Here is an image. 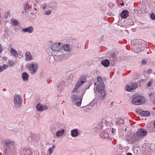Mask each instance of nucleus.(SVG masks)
<instances>
[{
	"mask_svg": "<svg viewBox=\"0 0 155 155\" xmlns=\"http://www.w3.org/2000/svg\"><path fill=\"white\" fill-rule=\"evenodd\" d=\"M78 132L77 129H74L71 130V135L73 137L78 136Z\"/></svg>",
	"mask_w": 155,
	"mask_h": 155,
	"instance_id": "a211bd4d",
	"label": "nucleus"
},
{
	"mask_svg": "<svg viewBox=\"0 0 155 155\" xmlns=\"http://www.w3.org/2000/svg\"><path fill=\"white\" fill-rule=\"evenodd\" d=\"M13 23L15 26H18L19 24V22L18 20L15 19L13 21Z\"/></svg>",
	"mask_w": 155,
	"mask_h": 155,
	"instance_id": "c9c22d12",
	"label": "nucleus"
},
{
	"mask_svg": "<svg viewBox=\"0 0 155 155\" xmlns=\"http://www.w3.org/2000/svg\"><path fill=\"white\" fill-rule=\"evenodd\" d=\"M3 71V69L2 68V66H0V73L2 72Z\"/></svg>",
	"mask_w": 155,
	"mask_h": 155,
	"instance_id": "49530a36",
	"label": "nucleus"
},
{
	"mask_svg": "<svg viewBox=\"0 0 155 155\" xmlns=\"http://www.w3.org/2000/svg\"><path fill=\"white\" fill-rule=\"evenodd\" d=\"M143 42V41L141 40H135V43L133 47L134 52L139 53L141 51L144 50V48L142 44Z\"/></svg>",
	"mask_w": 155,
	"mask_h": 155,
	"instance_id": "20e7f679",
	"label": "nucleus"
},
{
	"mask_svg": "<svg viewBox=\"0 0 155 155\" xmlns=\"http://www.w3.org/2000/svg\"><path fill=\"white\" fill-rule=\"evenodd\" d=\"M115 129H114L113 128H112V132L113 133H114V132H115Z\"/></svg>",
	"mask_w": 155,
	"mask_h": 155,
	"instance_id": "8fccbe9b",
	"label": "nucleus"
},
{
	"mask_svg": "<svg viewBox=\"0 0 155 155\" xmlns=\"http://www.w3.org/2000/svg\"><path fill=\"white\" fill-rule=\"evenodd\" d=\"M63 44L61 43H57L53 44L51 46V49L54 51H60L62 50Z\"/></svg>",
	"mask_w": 155,
	"mask_h": 155,
	"instance_id": "6e6552de",
	"label": "nucleus"
},
{
	"mask_svg": "<svg viewBox=\"0 0 155 155\" xmlns=\"http://www.w3.org/2000/svg\"><path fill=\"white\" fill-rule=\"evenodd\" d=\"M26 153L28 154H31V152L30 151V150L29 149H27V150H26V153H25V154Z\"/></svg>",
	"mask_w": 155,
	"mask_h": 155,
	"instance_id": "79ce46f5",
	"label": "nucleus"
},
{
	"mask_svg": "<svg viewBox=\"0 0 155 155\" xmlns=\"http://www.w3.org/2000/svg\"><path fill=\"white\" fill-rule=\"evenodd\" d=\"M152 72V70L151 69H149L147 71L148 74H151Z\"/></svg>",
	"mask_w": 155,
	"mask_h": 155,
	"instance_id": "37998d69",
	"label": "nucleus"
},
{
	"mask_svg": "<svg viewBox=\"0 0 155 155\" xmlns=\"http://www.w3.org/2000/svg\"><path fill=\"white\" fill-rule=\"evenodd\" d=\"M97 85H100L102 84H104L102 79L101 77H98L97 78Z\"/></svg>",
	"mask_w": 155,
	"mask_h": 155,
	"instance_id": "bb28decb",
	"label": "nucleus"
},
{
	"mask_svg": "<svg viewBox=\"0 0 155 155\" xmlns=\"http://www.w3.org/2000/svg\"><path fill=\"white\" fill-rule=\"evenodd\" d=\"M147 63V61H146L145 59L143 60L141 62L142 64L144 65L146 64Z\"/></svg>",
	"mask_w": 155,
	"mask_h": 155,
	"instance_id": "a19ab883",
	"label": "nucleus"
},
{
	"mask_svg": "<svg viewBox=\"0 0 155 155\" xmlns=\"http://www.w3.org/2000/svg\"><path fill=\"white\" fill-rule=\"evenodd\" d=\"M89 155H92V154H91Z\"/></svg>",
	"mask_w": 155,
	"mask_h": 155,
	"instance_id": "4d7b16f0",
	"label": "nucleus"
},
{
	"mask_svg": "<svg viewBox=\"0 0 155 155\" xmlns=\"http://www.w3.org/2000/svg\"><path fill=\"white\" fill-rule=\"evenodd\" d=\"M51 5H50V8L55 9L57 7V3L55 2H52L51 3Z\"/></svg>",
	"mask_w": 155,
	"mask_h": 155,
	"instance_id": "473e14b6",
	"label": "nucleus"
},
{
	"mask_svg": "<svg viewBox=\"0 0 155 155\" xmlns=\"http://www.w3.org/2000/svg\"><path fill=\"white\" fill-rule=\"evenodd\" d=\"M55 146L54 145H53L52 147H50L48 151L50 155H51L53 152V149L55 148Z\"/></svg>",
	"mask_w": 155,
	"mask_h": 155,
	"instance_id": "7c9ffc66",
	"label": "nucleus"
},
{
	"mask_svg": "<svg viewBox=\"0 0 155 155\" xmlns=\"http://www.w3.org/2000/svg\"><path fill=\"white\" fill-rule=\"evenodd\" d=\"M102 127L101 125H99L96 126L94 128V131L97 132L99 131L102 129Z\"/></svg>",
	"mask_w": 155,
	"mask_h": 155,
	"instance_id": "c756f323",
	"label": "nucleus"
},
{
	"mask_svg": "<svg viewBox=\"0 0 155 155\" xmlns=\"http://www.w3.org/2000/svg\"><path fill=\"white\" fill-rule=\"evenodd\" d=\"M30 71L31 74H34L38 70V64L35 62H32L29 64Z\"/></svg>",
	"mask_w": 155,
	"mask_h": 155,
	"instance_id": "1a4fd4ad",
	"label": "nucleus"
},
{
	"mask_svg": "<svg viewBox=\"0 0 155 155\" xmlns=\"http://www.w3.org/2000/svg\"><path fill=\"white\" fill-rule=\"evenodd\" d=\"M3 49L2 46V45L0 44V53H1L2 52Z\"/></svg>",
	"mask_w": 155,
	"mask_h": 155,
	"instance_id": "a18cd8bd",
	"label": "nucleus"
},
{
	"mask_svg": "<svg viewBox=\"0 0 155 155\" xmlns=\"http://www.w3.org/2000/svg\"><path fill=\"white\" fill-rule=\"evenodd\" d=\"M61 53V54L57 55L56 56L57 58L60 61H61L63 60L64 58V54H62V53Z\"/></svg>",
	"mask_w": 155,
	"mask_h": 155,
	"instance_id": "c85d7f7f",
	"label": "nucleus"
},
{
	"mask_svg": "<svg viewBox=\"0 0 155 155\" xmlns=\"http://www.w3.org/2000/svg\"><path fill=\"white\" fill-rule=\"evenodd\" d=\"M104 84H103L100 85H97L96 87V91L99 93V97L101 99H103L106 94V92L104 89Z\"/></svg>",
	"mask_w": 155,
	"mask_h": 155,
	"instance_id": "39448f33",
	"label": "nucleus"
},
{
	"mask_svg": "<svg viewBox=\"0 0 155 155\" xmlns=\"http://www.w3.org/2000/svg\"><path fill=\"white\" fill-rule=\"evenodd\" d=\"M34 28L32 26H30L28 27L23 28L22 29V31L25 33L28 32L31 33L33 32Z\"/></svg>",
	"mask_w": 155,
	"mask_h": 155,
	"instance_id": "2eb2a0df",
	"label": "nucleus"
},
{
	"mask_svg": "<svg viewBox=\"0 0 155 155\" xmlns=\"http://www.w3.org/2000/svg\"><path fill=\"white\" fill-rule=\"evenodd\" d=\"M45 15L48 16L51 15L52 13V10H48L44 12Z\"/></svg>",
	"mask_w": 155,
	"mask_h": 155,
	"instance_id": "2f4dec72",
	"label": "nucleus"
},
{
	"mask_svg": "<svg viewBox=\"0 0 155 155\" xmlns=\"http://www.w3.org/2000/svg\"><path fill=\"white\" fill-rule=\"evenodd\" d=\"M63 48L66 51H69L71 49V47L69 44H66L63 45Z\"/></svg>",
	"mask_w": 155,
	"mask_h": 155,
	"instance_id": "393cba45",
	"label": "nucleus"
},
{
	"mask_svg": "<svg viewBox=\"0 0 155 155\" xmlns=\"http://www.w3.org/2000/svg\"><path fill=\"white\" fill-rule=\"evenodd\" d=\"M139 112L140 114L143 116L148 117L150 114V112L147 110L143 111L140 110Z\"/></svg>",
	"mask_w": 155,
	"mask_h": 155,
	"instance_id": "f3484780",
	"label": "nucleus"
},
{
	"mask_svg": "<svg viewBox=\"0 0 155 155\" xmlns=\"http://www.w3.org/2000/svg\"><path fill=\"white\" fill-rule=\"evenodd\" d=\"M25 55V59L27 61H30L33 59L32 56L29 52H26Z\"/></svg>",
	"mask_w": 155,
	"mask_h": 155,
	"instance_id": "6ab92c4d",
	"label": "nucleus"
},
{
	"mask_svg": "<svg viewBox=\"0 0 155 155\" xmlns=\"http://www.w3.org/2000/svg\"><path fill=\"white\" fill-rule=\"evenodd\" d=\"M101 137L104 139H106L108 138V134L106 132H102L101 134Z\"/></svg>",
	"mask_w": 155,
	"mask_h": 155,
	"instance_id": "5701e85b",
	"label": "nucleus"
},
{
	"mask_svg": "<svg viewBox=\"0 0 155 155\" xmlns=\"http://www.w3.org/2000/svg\"><path fill=\"white\" fill-rule=\"evenodd\" d=\"M65 86L64 82L63 81L59 82L57 84V89L59 91H62Z\"/></svg>",
	"mask_w": 155,
	"mask_h": 155,
	"instance_id": "4468645a",
	"label": "nucleus"
},
{
	"mask_svg": "<svg viewBox=\"0 0 155 155\" xmlns=\"http://www.w3.org/2000/svg\"><path fill=\"white\" fill-rule=\"evenodd\" d=\"M126 155H132V154L130 153H127Z\"/></svg>",
	"mask_w": 155,
	"mask_h": 155,
	"instance_id": "3c124183",
	"label": "nucleus"
},
{
	"mask_svg": "<svg viewBox=\"0 0 155 155\" xmlns=\"http://www.w3.org/2000/svg\"><path fill=\"white\" fill-rule=\"evenodd\" d=\"M8 66L7 64H5L3 65V66H2V68L3 69V70L5 69H6L8 68Z\"/></svg>",
	"mask_w": 155,
	"mask_h": 155,
	"instance_id": "58836bf2",
	"label": "nucleus"
},
{
	"mask_svg": "<svg viewBox=\"0 0 155 155\" xmlns=\"http://www.w3.org/2000/svg\"><path fill=\"white\" fill-rule=\"evenodd\" d=\"M138 87V84L137 83H132L130 85H127L126 87V90L129 92L134 91Z\"/></svg>",
	"mask_w": 155,
	"mask_h": 155,
	"instance_id": "9b49d317",
	"label": "nucleus"
},
{
	"mask_svg": "<svg viewBox=\"0 0 155 155\" xmlns=\"http://www.w3.org/2000/svg\"><path fill=\"white\" fill-rule=\"evenodd\" d=\"M148 133L145 129L140 128L134 134V137L136 140H140L146 136Z\"/></svg>",
	"mask_w": 155,
	"mask_h": 155,
	"instance_id": "7ed1b4c3",
	"label": "nucleus"
},
{
	"mask_svg": "<svg viewBox=\"0 0 155 155\" xmlns=\"http://www.w3.org/2000/svg\"><path fill=\"white\" fill-rule=\"evenodd\" d=\"M92 108V106H87V107H86V109H88V110H90Z\"/></svg>",
	"mask_w": 155,
	"mask_h": 155,
	"instance_id": "c03bdc74",
	"label": "nucleus"
},
{
	"mask_svg": "<svg viewBox=\"0 0 155 155\" xmlns=\"http://www.w3.org/2000/svg\"><path fill=\"white\" fill-rule=\"evenodd\" d=\"M101 64L104 66L107 67L109 66L110 62L108 60L105 59L101 61Z\"/></svg>",
	"mask_w": 155,
	"mask_h": 155,
	"instance_id": "412c9836",
	"label": "nucleus"
},
{
	"mask_svg": "<svg viewBox=\"0 0 155 155\" xmlns=\"http://www.w3.org/2000/svg\"><path fill=\"white\" fill-rule=\"evenodd\" d=\"M22 102V99L21 96L15 94L13 97V102L14 106L16 107H20Z\"/></svg>",
	"mask_w": 155,
	"mask_h": 155,
	"instance_id": "423d86ee",
	"label": "nucleus"
},
{
	"mask_svg": "<svg viewBox=\"0 0 155 155\" xmlns=\"http://www.w3.org/2000/svg\"><path fill=\"white\" fill-rule=\"evenodd\" d=\"M8 64L11 67H13L14 64V62L12 61H11V60H9L8 61Z\"/></svg>",
	"mask_w": 155,
	"mask_h": 155,
	"instance_id": "e433bc0d",
	"label": "nucleus"
},
{
	"mask_svg": "<svg viewBox=\"0 0 155 155\" xmlns=\"http://www.w3.org/2000/svg\"><path fill=\"white\" fill-rule=\"evenodd\" d=\"M27 3H25V4H24V9L25 11V12H28L27 10L28 9V8H27Z\"/></svg>",
	"mask_w": 155,
	"mask_h": 155,
	"instance_id": "4c0bfd02",
	"label": "nucleus"
},
{
	"mask_svg": "<svg viewBox=\"0 0 155 155\" xmlns=\"http://www.w3.org/2000/svg\"><path fill=\"white\" fill-rule=\"evenodd\" d=\"M41 5V8L43 12L45 11V10L46 9L50 8V5L46 3H44L43 5Z\"/></svg>",
	"mask_w": 155,
	"mask_h": 155,
	"instance_id": "b1692460",
	"label": "nucleus"
},
{
	"mask_svg": "<svg viewBox=\"0 0 155 155\" xmlns=\"http://www.w3.org/2000/svg\"><path fill=\"white\" fill-rule=\"evenodd\" d=\"M153 125H154V127L155 128V121L154 122V124H153Z\"/></svg>",
	"mask_w": 155,
	"mask_h": 155,
	"instance_id": "864d4df0",
	"label": "nucleus"
},
{
	"mask_svg": "<svg viewBox=\"0 0 155 155\" xmlns=\"http://www.w3.org/2000/svg\"><path fill=\"white\" fill-rule=\"evenodd\" d=\"M124 123L123 120L121 119H119L117 120L116 122V124L117 125H121Z\"/></svg>",
	"mask_w": 155,
	"mask_h": 155,
	"instance_id": "f704fd0d",
	"label": "nucleus"
},
{
	"mask_svg": "<svg viewBox=\"0 0 155 155\" xmlns=\"http://www.w3.org/2000/svg\"><path fill=\"white\" fill-rule=\"evenodd\" d=\"M64 132V130L62 129L61 131H58L56 133V136L57 137H60L63 135Z\"/></svg>",
	"mask_w": 155,
	"mask_h": 155,
	"instance_id": "a878e982",
	"label": "nucleus"
},
{
	"mask_svg": "<svg viewBox=\"0 0 155 155\" xmlns=\"http://www.w3.org/2000/svg\"><path fill=\"white\" fill-rule=\"evenodd\" d=\"M22 77L23 81H25L28 80L29 78V76L27 73L26 72H24L22 75Z\"/></svg>",
	"mask_w": 155,
	"mask_h": 155,
	"instance_id": "4be33fe9",
	"label": "nucleus"
},
{
	"mask_svg": "<svg viewBox=\"0 0 155 155\" xmlns=\"http://www.w3.org/2000/svg\"><path fill=\"white\" fill-rule=\"evenodd\" d=\"M37 110L39 111H42L47 109L48 108L46 105L41 104L38 103L36 106Z\"/></svg>",
	"mask_w": 155,
	"mask_h": 155,
	"instance_id": "f8f14e48",
	"label": "nucleus"
},
{
	"mask_svg": "<svg viewBox=\"0 0 155 155\" xmlns=\"http://www.w3.org/2000/svg\"><path fill=\"white\" fill-rule=\"evenodd\" d=\"M34 9H35V11H36L37 10V9H36V8H35Z\"/></svg>",
	"mask_w": 155,
	"mask_h": 155,
	"instance_id": "6e6d98bb",
	"label": "nucleus"
},
{
	"mask_svg": "<svg viewBox=\"0 0 155 155\" xmlns=\"http://www.w3.org/2000/svg\"><path fill=\"white\" fill-rule=\"evenodd\" d=\"M145 101V98L143 96L135 94L133 95L131 103L134 105H140L144 103Z\"/></svg>",
	"mask_w": 155,
	"mask_h": 155,
	"instance_id": "f03ea898",
	"label": "nucleus"
},
{
	"mask_svg": "<svg viewBox=\"0 0 155 155\" xmlns=\"http://www.w3.org/2000/svg\"><path fill=\"white\" fill-rule=\"evenodd\" d=\"M63 125L60 123H57L54 124L51 128V131L52 132L53 129L55 130H60V129L62 128Z\"/></svg>",
	"mask_w": 155,
	"mask_h": 155,
	"instance_id": "ddd939ff",
	"label": "nucleus"
},
{
	"mask_svg": "<svg viewBox=\"0 0 155 155\" xmlns=\"http://www.w3.org/2000/svg\"><path fill=\"white\" fill-rule=\"evenodd\" d=\"M129 12L127 10H123L120 14L121 17L122 18H125L129 16Z\"/></svg>",
	"mask_w": 155,
	"mask_h": 155,
	"instance_id": "dca6fc26",
	"label": "nucleus"
},
{
	"mask_svg": "<svg viewBox=\"0 0 155 155\" xmlns=\"http://www.w3.org/2000/svg\"><path fill=\"white\" fill-rule=\"evenodd\" d=\"M10 52L11 54L14 57L17 58L18 57V54L17 51L12 48L10 49Z\"/></svg>",
	"mask_w": 155,
	"mask_h": 155,
	"instance_id": "aec40b11",
	"label": "nucleus"
},
{
	"mask_svg": "<svg viewBox=\"0 0 155 155\" xmlns=\"http://www.w3.org/2000/svg\"><path fill=\"white\" fill-rule=\"evenodd\" d=\"M35 2L37 3H38L40 2V0H35Z\"/></svg>",
	"mask_w": 155,
	"mask_h": 155,
	"instance_id": "09e8293b",
	"label": "nucleus"
},
{
	"mask_svg": "<svg viewBox=\"0 0 155 155\" xmlns=\"http://www.w3.org/2000/svg\"><path fill=\"white\" fill-rule=\"evenodd\" d=\"M152 84V83L151 82V81H150L147 84V85L148 86H150Z\"/></svg>",
	"mask_w": 155,
	"mask_h": 155,
	"instance_id": "de8ad7c7",
	"label": "nucleus"
},
{
	"mask_svg": "<svg viewBox=\"0 0 155 155\" xmlns=\"http://www.w3.org/2000/svg\"><path fill=\"white\" fill-rule=\"evenodd\" d=\"M149 96L151 100L154 101L155 100V92H152L149 94Z\"/></svg>",
	"mask_w": 155,
	"mask_h": 155,
	"instance_id": "cd10ccee",
	"label": "nucleus"
},
{
	"mask_svg": "<svg viewBox=\"0 0 155 155\" xmlns=\"http://www.w3.org/2000/svg\"><path fill=\"white\" fill-rule=\"evenodd\" d=\"M94 84V85H97V82L96 83H95Z\"/></svg>",
	"mask_w": 155,
	"mask_h": 155,
	"instance_id": "5fc2aeb1",
	"label": "nucleus"
},
{
	"mask_svg": "<svg viewBox=\"0 0 155 155\" xmlns=\"http://www.w3.org/2000/svg\"><path fill=\"white\" fill-rule=\"evenodd\" d=\"M82 95L81 97L79 96L77 94H74L72 95L71 98L74 104L77 106H79L81 105L82 99Z\"/></svg>",
	"mask_w": 155,
	"mask_h": 155,
	"instance_id": "0eeeda50",
	"label": "nucleus"
},
{
	"mask_svg": "<svg viewBox=\"0 0 155 155\" xmlns=\"http://www.w3.org/2000/svg\"><path fill=\"white\" fill-rule=\"evenodd\" d=\"M120 5L121 6H123L124 5V3L123 2L122 3H120Z\"/></svg>",
	"mask_w": 155,
	"mask_h": 155,
	"instance_id": "603ef678",
	"label": "nucleus"
},
{
	"mask_svg": "<svg viewBox=\"0 0 155 155\" xmlns=\"http://www.w3.org/2000/svg\"><path fill=\"white\" fill-rule=\"evenodd\" d=\"M21 129H20L19 127H17L16 128H15L14 129L12 130L13 132L16 133L20 132L21 131Z\"/></svg>",
	"mask_w": 155,
	"mask_h": 155,
	"instance_id": "72a5a7b5",
	"label": "nucleus"
},
{
	"mask_svg": "<svg viewBox=\"0 0 155 155\" xmlns=\"http://www.w3.org/2000/svg\"><path fill=\"white\" fill-rule=\"evenodd\" d=\"M151 18L153 20L155 19V14L152 13L151 15Z\"/></svg>",
	"mask_w": 155,
	"mask_h": 155,
	"instance_id": "ea45409f",
	"label": "nucleus"
},
{
	"mask_svg": "<svg viewBox=\"0 0 155 155\" xmlns=\"http://www.w3.org/2000/svg\"><path fill=\"white\" fill-rule=\"evenodd\" d=\"M4 145L5 147L3 151L4 155H14L15 152V142L9 139L4 140Z\"/></svg>",
	"mask_w": 155,
	"mask_h": 155,
	"instance_id": "f257e3e1",
	"label": "nucleus"
},
{
	"mask_svg": "<svg viewBox=\"0 0 155 155\" xmlns=\"http://www.w3.org/2000/svg\"><path fill=\"white\" fill-rule=\"evenodd\" d=\"M85 81L84 80L83 77H81L79 78L78 80V82L76 84L75 87L72 91V93L76 92L79 88L82 85Z\"/></svg>",
	"mask_w": 155,
	"mask_h": 155,
	"instance_id": "9d476101",
	"label": "nucleus"
}]
</instances>
